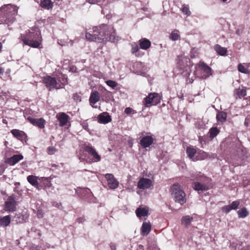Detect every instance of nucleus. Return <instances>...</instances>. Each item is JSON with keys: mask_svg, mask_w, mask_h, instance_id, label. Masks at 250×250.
Returning a JSON list of instances; mask_svg holds the SVG:
<instances>
[{"mask_svg": "<svg viewBox=\"0 0 250 250\" xmlns=\"http://www.w3.org/2000/svg\"><path fill=\"white\" fill-rule=\"evenodd\" d=\"M92 30V33H85V38L89 41L98 42L110 41L115 42L119 40L118 37L116 36L115 30L112 25L103 24L94 27Z\"/></svg>", "mask_w": 250, "mask_h": 250, "instance_id": "f257e3e1", "label": "nucleus"}, {"mask_svg": "<svg viewBox=\"0 0 250 250\" xmlns=\"http://www.w3.org/2000/svg\"><path fill=\"white\" fill-rule=\"evenodd\" d=\"M18 13L17 6L12 4L2 6L0 8V24L13 23L15 21V16Z\"/></svg>", "mask_w": 250, "mask_h": 250, "instance_id": "f03ea898", "label": "nucleus"}, {"mask_svg": "<svg viewBox=\"0 0 250 250\" xmlns=\"http://www.w3.org/2000/svg\"><path fill=\"white\" fill-rule=\"evenodd\" d=\"M19 39L23 42L24 45L38 48L41 44V33L33 29L28 30L26 31L25 34H21Z\"/></svg>", "mask_w": 250, "mask_h": 250, "instance_id": "7ed1b4c3", "label": "nucleus"}, {"mask_svg": "<svg viewBox=\"0 0 250 250\" xmlns=\"http://www.w3.org/2000/svg\"><path fill=\"white\" fill-rule=\"evenodd\" d=\"M191 177L192 180H197L193 183V188L195 190L206 191L211 187V179L201 172L192 174Z\"/></svg>", "mask_w": 250, "mask_h": 250, "instance_id": "20e7f679", "label": "nucleus"}, {"mask_svg": "<svg viewBox=\"0 0 250 250\" xmlns=\"http://www.w3.org/2000/svg\"><path fill=\"white\" fill-rule=\"evenodd\" d=\"M170 190L172 197L175 202L179 203L181 205H184L186 202V194L179 184L176 183L172 185Z\"/></svg>", "mask_w": 250, "mask_h": 250, "instance_id": "39448f33", "label": "nucleus"}, {"mask_svg": "<svg viewBox=\"0 0 250 250\" xmlns=\"http://www.w3.org/2000/svg\"><path fill=\"white\" fill-rule=\"evenodd\" d=\"M43 81L45 86L49 91L53 89H59L63 88L64 85L67 84L66 78H64L62 82H57L55 78L50 76L45 77Z\"/></svg>", "mask_w": 250, "mask_h": 250, "instance_id": "423d86ee", "label": "nucleus"}, {"mask_svg": "<svg viewBox=\"0 0 250 250\" xmlns=\"http://www.w3.org/2000/svg\"><path fill=\"white\" fill-rule=\"evenodd\" d=\"M160 100L158 93H150L144 99L143 104L146 107H149L151 105H156L160 103Z\"/></svg>", "mask_w": 250, "mask_h": 250, "instance_id": "0eeeda50", "label": "nucleus"}, {"mask_svg": "<svg viewBox=\"0 0 250 250\" xmlns=\"http://www.w3.org/2000/svg\"><path fill=\"white\" fill-rule=\"evenodd\" d=\"M16 198L14 194L8 197L7 201L5 202V209L7 211L13 212L16 208Z\"/></svg>", "mask_w": 250, "mask_h": 250, "instance_id": "6e6552de", "label": "nucleus"}, {"mask_svg": "<svg viewBox=\"0 0 250 250\" xmlns=\"http://www.w3.org/2000/svg\"><path fill=\"white\" fill-rule=\"evenodd\" d=\"M84 150L87 152L92 157V161L94 162H99L101 160V157L97 152L96 149L92 146L85 145Z\"/></svg>", "mask_w": 250, "mask_h": 250, "instance_id": "1a4fd4ad", "label": "nucleus"}, {"mask_svg": "<svg viewBox=\"0 0 250 250\" xmlns=\"http://www.w3.org/2000/svg\"><path fill=\"white\" fill-rule=\"evenodd\" d=\"M10 132L18 140H20L22 142H26L27 135L23 131L14 129L11 130Z\"/></svg>", "mask_w": 250, "mask_h": 250, "instance_id": "9d476101", "label": "nucleus"}, {"mask_svg": "<svg viewBox=\"0 0 250 250\" xmlns=\"http://www.w3.org/2000/svg\"><path fill=\"white\" fill-rule=\"evenodd\" d=\"M105 178L107 181L108 187L111 189H115L117 188L119 186V182L114 178L112 174H106L105 175Z\"/></svg>", "mask_w": 250, "mask_h": 250, "instance_id": "9b49d317", "label": "nucleus"}, {"mask_svg": "<svg viewBox=\"0 0 250 250\" xmlns=\"http://www.w3.org/2000/svg\"><path fill=\"white\" fill-rule=\"evenodd\" d=\"M151 180L148 178H142L138 182V188L141 189H148L152 186Z\"/></svg>", "mask_w": 250, "mask_h": 250, "instance_id": "f8f14e48", "label": "nucleus"}, {"mask_svg": "<svg viewBox=\"0 0 250 250\" xmlns=\"http://www.w3.org/2000/svg\"><path fill=\"white\" fill-rule=\"evenodd\" d=\"M199 66L201 71L204 73L202 75L203 79H205L211 75V69L205 62H200L199 63Z\"/></svg>", "mask_w": 250, "mask_h": 250, "instance_id": "ddd939ff", "label": "nucleus"}, {"mask_svg": "<svg viewBox=\"0 0 250 250\" xmlns=\"http://www.w3.org/2000/svg\"><path fill=\"white\" fill-rule=\"evenodd\" d=\"M27 119L32 125L38 126L40 128H43L44 127L45 121L43 118L35 119L28 117Z\"/></svg>", "mask_w": 250, "mask_h": 250, "instance_id": "4468645a", "label": "nucleus"}, {"mask_svg": "<svg viewBox=\"0 0 250 250\" xmlns=\"http://www.w3.org/2000/svg\"><path fill=\"white\" fill-rule=\"evenodd\" d=\"M56 118L59 121V125L61 126H64L68 123L69 117L64 112H60L57 114Z\"/></svg>", "mask_w": 250, "mask_h": 250, "instance_id": "2eb2a0df", "label": "nucleus"}, {"mask_svg": "<svg viewBox=\"0 0 250 250\" xmlns=\"http://www.w3.org/2000/svg\"><path fill=\"white\" fill-rule=\"evenodd\" d=\"M247 95L246 88L244 87L235 89L234 91V97L236 99H241Z\"/></svg>", "mask_w": 250, "mask_h": 250, "instance_id": "dca6fc26", "label": "nucleus"}, {"mask_svg": "<svg viewBox=\"0 0 250 250\" xmlns=\"http://www.w3.org/2000/svg\"><path fill=\"white\" fill-rule=\"evenodd\" d=\"M153 142V138L150 136H146L140 140V145L144 148L149 147Z\"/></svg>", "mask_w": 250, "mask_h": 250, "instance_id": "f3484780", "label": "nucleus"}, {"mask_svg": "<svg viewBox=\"0 0 250 250\" xmlns=\"http://www.w3.org/2000/svg\"><path fill=\"white\" fill-rule=\"evenodd\" d=\"M23 156L21 154L14 155L12 157L6 159V163L10 166H13L23 159Z\"/></svg>", "mask_w": 250, "mask_h": 250, "instance_id": "a211bd4d", "label": "nucleus"}, {"mask_svg": "<svg viewBox=\"0 0 250 250\" xmlns=\"http://www.w3.org/2000/svg\"><path fill=\"white\" fill-rule=\"evenodd\" d=\"M98 120L100 123L107 124L111 121V118L107 112H104L98 115Z\"/></svg>", "mask_w": 250, "mask_h": 250, "instance_id": "6ab92c4d", "label": "nucleus"}, {"mask_svg": "<svg viewBox=\"0 0 250 250\" xmlns=\"http://www.w3.org/2000/svg\"><path fill=\"white\" fill-rule=\"evenodd\" d=\"M135 213L138 217L141 218L143 216H147L148 214V208L147 207H140L137 208Z\"/></svg>", "mask_w": 250, "mask_h": 250, "instance_id": "aec40b11", "label": "nucleus"}, {"mask_svg": "<svg viewBox=\"0 0 250 250\" xmlns=\"http://www.w3.org/2000/svg\"><path fill=\"white\" fill-rule=\"evenodd\" d=\"M151 229V225L150 222H144L141 229V234L143 236L147 235Z\"/></svg>", "mask_w": 250, "mask_h": 250, "instance_id": "412c9836", "label": "nucleus"}, {"mask_svg": "<svg viewBox=\"0 0 250 250\" xmlns=\"http://www.w3.org/2000/svg\"><path fill=\"white\" fill-rule=\"evenodd\" d=\"M139 44L140 48L147 50L150 47L151 42L146 38H142L139 41Z\"/></svg>", "mask_w": 250, "mask_h": 250, "instance_id": "4be33fe9", "label": "nucleus"}, {"mask_svg": "<svg viewBox=\"0 0 250 250\" xmlns=\"http://www.w3.org/2000/svg\"><path fill=\"white\" fill-rule=\"evenodd\" d=\"M100 99V93L95 91L91 93L89 98V102L91 104H94L97 103Z\"/></svg>", "mask_w": 250, "mask_h": 250, "instance_id": "5701e85b", "label": "nucleus"}, {"mask_svg": "<svg viewBox=\"0 0 250 250\" xmlns=\"http://www.w3.org/2000/svg\"><path fill=\"white\" fill-rule=\"evenodd\" d=\"M77 194L82 198H84L86 194H89L91 193L90 189L87 188H78L76 190Z\"/></svg>", "mask_w": 250, "mask_h": 250, "instance_id": "b1692460", "label": "nucleus"}, {"mask_svg": "<svg viewBox=\"0 0 250 250\" xmlns=\"http://www.w3.org/2000/svg\"><path fill=\"white\" fill-rule=\"evenodd\" d=\"M27 180L28 182L33 186H34L38 189H41L39 185V183L37 181V177L36 176L34 175H29L27 177Z\"/></svg>", "mask_w": 250, "mask_h": 250, "instance_id": "393cba45", "label": "nucleus"}, {"mask_svg": "<svg viewBox=\"0 0 250 250\" xmlns=\"http://www.w3.org/2000/svg\"><path fill=\"white\" fill-rule=\"evenodd\" d=\"M40 5L42 8L49 10L53 8V3L51 0H41Z\"/></svg>", "mask_w": 250, "mask_h": 250, "instance_id": "a878e982", "label": "nucleus"}, {"mask_svg": "<svg viewBox=\"0 0 250 250\" xmlns=\"http://www.w3.org/2000/svg\"><path fill=\"white\" fill-rule=\"evenodd\" d=\"M214 49L215 51L221 56H225L227 52V49L225 47H222L219 44L214 46Z\"/></svg>", "mask_w": 250, "mask_h": 250, "instance_id": "bb28decb", "label": "nucleus"}, {"mask_svg": "<svg viewBox=\"0 0 250 250\" xmlns=\"http://www.w3.org/2000/svg\"><path fill=\"white\" fill-rule=\"evenodd\" d=\"M11 222V217L10 215L5 216L0 219V225L6 227L9 226Z\"/></svg>", "mask_w": 250, "mask_h": 250, "instance_id": "cd10ccee", "label": "nucleus"}, {"mask_svg": "<svg viewBox=\"0 0 250 250\" xmlns=\"http://www.w3.org/2000/svg\"><path fill=\"white\" fill-rule=\"evenodd\" d=\"M193 220V217L189 215H187L183 217L181 220L182 224L186 227H188L190 225L191 221Z\"/></svg>", "mask_w": 250, "mask_h": 250, "instance_id": "c85d7f7f", "label": "nucleus"}, {"mask_svg": "<svg viewBox=\"0 0 250 250\" xmlns=\"http://www.w3.org/2000/svg\"><path fill=\"white\" fill-rule=\"evenodd\" d=\"M227 114L225 112H220L217 114L216 119L218 122L222 123L226 121Z\"/></svg>", "mask_w": 250, "mask_h": 250, "instance_id": "c756f323", "label": "nucleus"}, {"mask_svg": "<svg viewBox=\"0 0 250 250\" xmlns=\"http://www.w3.org/2000/svg\"><path fill=\"white\" fill-rule=\"evenodd\" d=\"M186 152L188 157L190 159H193L194 155L196 153V150L195 148L191 146H188L186 149Z\"/></svg>", "mask_w": 250, "mask_h": 250, "instance_id": "7c9ffc66", "label": "nucleus"}, {"mask_svg": "<svg viewBox=\"0 0 250 250\" xmlns=\"http://www.w3.org/2000/svg\"><path fill=\"white\" fill-rule=\"evenodd\" d=\"M219 130L216 127L211 128L209 131L210 138L211 139H213L219 134Z\"/></svg>", "mask_w": 250, "mask_h": 250, "instance_id": "2f4dec72", "label": "nucleus"}, {"mask_svg": "<svg viewBox=\"0 0 250 250\" xmlns=\"http://www.w3.org/2000/svg\"><path fill=\"white\" fill-rule=\"evenodd\" d=\"M24 219V216L21 213L16 214L13 218V220L17 223H23Z\"/></svg>", "mask_w": 250, "mask_h": 250, "instance_id": "473e14b6", "label": "nucleus"}, {"mask_svg": "<svg viewBox=\"0 0 250 250\" xmlns=\"http://www.w3.org/2000/svg\"><path fill=\"white\" fill-rule=\"evenodd\" d=\"M237 213L239 217L241 218H245L248 215V212L246 208H243L237 211Z\"/></svg>", "mask_w": 250, "mask_h": 250, "instance_id": "72a5a7b5", "label": "nucleus"}, {"mask_svg": "<svg viewBox=\"0 0 250 250\" xmlns=\"http://www.w3.org/2000/svg\"><path fill=\"white\" fill-rule=\"evenodd\" d=\"M179 38L178 30H174L171 33L170 39L173 41L177 40Z\"/></svg>", "mask_w": 250, "mask_h": 250, "instance_id": "f704fd0d", "label": "nucleus"}, {"mask_svg": "<svg viewBox=\"0 0 250 250\" xmlns=\"http://www.w3.org/2000/svg\"><path fill=\"white\" fill-rule=\"evenodd\" d=\"M238 69L239 71H240L242 73H245V74H247L249 73V70H248V68H246L245 66H244L242 64H239L238 65Z\"/></svg>", "mask_w": 250, "mask_h": 250, "instance_id": "c9c22d12", "label": "nucleus"}, {"mask_svg": "<svg viewBox=\"0 0 250 250\" xmlns=\"http://www.w3.org/2000/svg\"><path fill=\"white\" fill-rule=\"evenodd\" d=\"M106 83L112 88H115L118 85V83L112 80H108L106 82Z\"/></svg>", "mask_w": 250, "mask_h": 250, "instance_id": "e433bc0d", "label": "nucleus"}, {"mask_svg": "<svg viewBox=\"0 0 250 250\" xmlns=\"http://www.w3.org/2000/svg\"><path fill=\"white\" fill-rule=\"evenodd\" d=\"M42 180L45 187H50L51 186V181L48 178L43 177Z\"/></svg>", "mask_w": 250, "mask_h": 250, "instance_id": "4c0bfd02", "label": "nucleus"}, {"mask_svg": "<svg viewBox=\"0 0 250 250\" xmlns=\"http://www.w3.org/2000/svg\"><path fill=\"white\" fill-rule=\"evenodd\" d=\"M240 204V202L239 201H235L232 202L231 204L229 205L232 209H236L239 205Z\"/></svg>", "mask_w": 250, "mask_h": 250, "instance_id": "58836bf2", "label": "nucleus"}, {"mask_svg": "<svg viewBox=\"0 0 250 250\" xmlns=\"http://www.w3.org/2000/svg\"><path fill=\"white\" fill-rule=\"evenodd\" d=\"M222 211L226 213H229L232 209L229 205L225 206L222 207Z\"/></svg>", "mask_w": 250, "mask_h": 250, "instance_id": "ea45409f", "label": "nucleus"}, {"mask_svg": "<svg viewBox=\"0 0 250 250\" xmlns=\"http://www.w3.org/2000/svg\"><path fill=\"white\" fill-rule=\"evenodd\" d=\"M182 10L184 13L188 16H189L190 14V12L189 11L188 8L186 6H183Z\"/></svg>", "mask_w": 250, "mask_h": 250, "instance_id": "a19ab883", "label": "nucleus"}, {"mask_svg": "<svg viewBox=\"0 0 250 250\" xmlns=\"http://www.w3.org/2000/svg\"><path fill=\"white\" fill-rule=\"evenodd\" d=\"M48 153L50 155L53 154L56 151V149L55 148L52 146L48 147L47 148Z\"/></svg>", "mask_w": 250, "mask_h": 250, "instance_id": "79ce46f5", "label": "nucleus"}, {"mask_svg": "<svg viewBox=\"0 0 250 250\" xmlns=\"http://www.w3.org/2000/svg\"><path fill=\"white\" fill-rule=\"evenodd\" d=\"M139 50V48L137 45H132V48H131V51L132 53L134 54L137 52Z\"/></svg>", "mask_w": 250, "mask_h": 250, "instance_id": "37998d69", "label": "nucleus"}, {"mask_svg": "<svg viewBox=\"0 0 250 250\" xmlns=\"http://www.w3.org/2000/svg\"><path fill=\"white\" fill-rule=\"evenodd\" d=\"M81 125L84 129L87 131H89V129L88 128V125L87 123L83 122L81 124Z\"/></svg>", "mask_w": 250, "mask_h": 250, "instance_id": "c03bdc74", "label": "nucleus"}, {"mask_svg": "<svg viewBox=\"0 0 250 250\" xmlns=\"http://www.w3.org/2000/svg\"><path fill=\"white\" fill-rule=\"evenodd\" d=\"M73 98L74 101H81V97L77 94L74 93L73 95Z\"/></svg>", "mask_w": 250, "mask_h": 250, "instance_id": "a18cd8bd", "label": "nucleus"}, {"mask_svg": "<svg viewBox=\"0 0 250 250\" xmlns=\"http://www.w3.org/2000/svg\"><path fill=\"white\" fill-rule=\"evenodd\" d=\"M133 111V109L130 107H126L125 110V113L126 114H130Z\"/></svg>", "mask_w": 250, "mask_h": 250, "instance_id": "49530a36", "label": "nucleus"}, {"mask_svg": "<svg viewBox=\"0 0 250 250\" xmlns=\"http://www.w3.org/2000/svg\"><path fill=\"white\" fill-rule=\"evenodd\" d=\"M199 141L200 143L203 145V143H205V137L204 136H199Z\"/></svg>", "mask_w": 250, "mask_h": 250, "instance_id": "de8ad7c7", "label": "nucleus"}, {"mask_svg": "<svg viewBox=\"0 0 250 250\" xmlns=\"http://www.w3.org/2000/svg\"><path fill=\"white\" fill-rule=\"evenodd\" d=\"M37 216L38 218H41L43 217V213L41 210H38L37 212Z\"/></svg>", "mask_w": 250, "mask_h": 250, "instance_id": "09e8293b", "label": "nucleus"}, {"mask_svg": "<svg viewBox=\"0 0 250 250\" xmlns=\"http://www.w3.org/2000/svg\"><path fill=\"white\" fill-rule=\"evenodd\" d=\"M110 248L111 250H116V246L114 243H110Z\"/></svg>", "mask_w": 250, "mask_h": 250, "instance_id": "8fccbe9b", "label": "nucleus"}, {"mask_svg": "<svg viewBox=\"0 0 250 250\" xmlns=\"http://www.w3.org/2000/svg\"><path fill=\"white\" fill-rule=\"evenodd\" d=\"M249 117L248 116L246 117V118L245 119L244 124L246 126H248L249 125Z\"/></svg>", "mask_w": 250, "mask_h": 250, "instance_id": "3c124183", "label": "nucleus"}, {"mask_svg": "<svg viewBox=\"0 0 250 250\" xmlns=\"http://www.w3.org/2000/svg\"><path fill=\"white\" fill-rule=\"evenodd\" d=\"M52 205H53V206H55L56 207L59 208V206H60V205H61V204L60 203H57L56 202H52Z\"/></svg>", "mask_w": 250, "mask_h": 250, "instance_id": "603ef678", "label": "nucleus"}, {"mask_svg": "<svg viewBox=\"0 0 250 250\" xmlns=\"http://www.w3.org/2000/svg\"><path fill=\"white\" fill-rule=\"evenodd\" d=\"M51 167H55V168H57L58 167V166L56 164H52L51 165Z\"/></svg>", "mask_w": 250, "mask_h": 250, "instance_id": "864d4df0", "label": "nucleus"}, {"mask_svg": "<svg viewBox=\"0 0 250 250\" xmlns=\"http://www.w3.org/2000/svg\"><path fill=\"white\" fill-rule=\"evenodd\" d=\"M4 72V70L3 68L0 67V75L2 74Z\"/></svg>", "mask_w": 250, "mask_h": 250, "instance_id": "5fc2aeb1", "label": "nucleus"}, {"mask_svg": "<svg viewBox=\"0 0 250 250\" xmlns=\"http://www.w3.org/2000/svg\"><path fill=\"white\" fill-rule=\"evenodd\" d=\"M14 185L16 186V187H18L20 185V182H15L14 183Z\"/></svg>", "mask_w": 250, "mask_h": 250, "instance_id": "6e6d98bb", "label": "nucleus"}, {"mask_svg": "<svg viewBox=\"0 0 250 250\" xmlns=\"http://www.w3.org/2000/svg\"><path fill=\"white\" fill-rule=\"evenodd\" d=\"M14 191L15 192H17L18 193H19V191L18 189V187H16L14 189Z\"/></svg>", "mask_w": 250, "mask_h": 250, "instance_id": "4d7b16f0", "label": "nucleus"}, {"mask_svg": "<svg viewBox=\"0 0 250 250\" xmlns=\"http://www.w3.org/2000/svg\"><path fill=\"white\" fill-rule=\"evenodd\" d=\"M202 154H203V159H204L206 156L207 154L204 152H202Z\"/></svg>", "mask_w": 250, "mask_h": 250, "instance_id": "13d9d810", "label": "nucleus"}, {"mask_svg": "<svg viewBox=\"0 0 250 250\" xmlns=\"http://www.w3.org/2000/svg\"><path fill=\"white\" fill-rule=\"evenodd\" d=\"M190 56H191V58H193L195 57V55L194 54H192V52L191 53Z\"/></svg>", "mask_w": 250, "mask_h": 250, "instance_id": "bf43d9fd", "label": "nucleus"}, {"mask_svg": "<svg viewBox=\"0 0 250 250\" xmlns=\"http://www.w3.org/2000/svg\"><path fill=\"white\" fill-rule=\"evenodd\" d=\"M2 47V43L1 42H0V52L1 50Z\"/></svg>", "mask_w": 250, "mask_h": 250, "instance_id": "052dcab7", "label": "nucleus"}, {"mask_svg": "<svg viewBox=\"0 0 250 250\" xmlns=\"http://www.w3.org/2000/svg\"><path fill=\"white\" fill-rule=\"evenodd\" d=\"M179 97L182 99H183V95H182L181 96H179Z\"/></svg>", "mask_w": 250, "mask_h": 250, "instance_id": "680f3d73", "label": "nucleus"}, {"mask_svg": "<svg viewBox=\"0 0 250 250\" xmlns=\"http://www.w3.org/2000/svg\"><path fill=\"white\" fill-rule=\"evenodd\" d=\"M223 1H227V0H222Z\"/></svg>", "mask_w": 250, "mask_h": 250, "instance_id": "e2e57ef3", "label": "nucleus"}]
</instances>
